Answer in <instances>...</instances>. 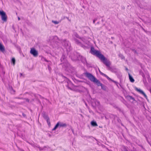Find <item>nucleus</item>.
I'll list each match as a JSON object with an SVG mask.
<instances>
[{
  "label": "nucleus",
  "instance_id": "nucleus-15",
  "mask_svg": "<svg viewBox=\"0 0 151 151\" xmlns=\"http://www.w3.org/2000/svg\"><path fill=\"white\" fill-rule=\"evenodd\" d=\"M16 98L18 99H24L26 100V102H29V99H28L24 98H20V97H16Z\"/></svg>",
  "mask_w": 151,
  "mask_h": 151
},
{
  "label": "nucleus",
  "instance_id": "nucleus-1",
  "mask_svg": "<svg viewBox=\"0 0 151 151\" xmlns=\"http://www.w3.org/2000/svg\"><path fill=\"white\" fill-rule=\"evenodd\" d=\"M91 53L93 55L96 56L99 58L102 61L103 63L108 68V69L113 72L116 73V69L113 67L110 66V62L108 61L105 57L100 52L95 50L93 47H91L90 50Z\"/></svg>",
  "mask_w": 151,
  "mask_h": 151
},
{
  "label": "nucleus",
  "instance_id": "nucleus-38",
  "mask_svg": "<svg viewBox=\"0 0 151 151\" xmlns=\"http://www.w3.org/2000/svg\"><path fill=\"white\" fill-rule=\"evenodd\" d=\"M94 20L95 21H96L97 20V18H95V19H94Z\"/></svg>",
  "mask_w": 151,
  "mask_h": 151
},
{
  "label": "nucleus",
  "instance_id": "nucleus-2",
  "mask_svg": "<svg viewBox=\"0 0 151 151\" xmlns=\"http://www.w3.org/2000/svg\"><path fill=\"white\" fill-rule=\"evenodd\" d=\"M84 74L89 80L95 83L98 86H100L102 85V84L91 73L86 72L84 73Z\"/></svg>",
  "mask_w": 151,
  "mask_h": 151
},
{
  "label": "nucleus",
  "instance_id": "nucleus-22",
  "mask_svg": "<svg viewBox=\"0 0 151 151\" xmlns=\"http://www.w3.org/2000/svg\"><path fill=\"white\" fill-rule=\"evenodd\" d=\"M52 22L56 24H58L59 23V22L56 21L52 20Z\"/></svg>",
  "mask_w": 151,
  "mask_h": 151
},
{
  "label": "nucleus",
  "instance_id": "nucleus-11",
  "mask_svg": "<svg viewBox=\"0 0 151 151\" xmlns=\"http://www.w3.org/2000/svg\"><path fill=\"white\" fill-rule=\"evenodd\" d=\"M126 98L129 100H132L133 101H135V100L134 98L132 96L130 95H127L125 96Z\"/></svg>",
  "mask_w": 151,
  "mask_h": 151
},
{
  "label": "nucleus",
  "instance_id": "nucleus-46",
  "mask_svg": "<svg viewBox=\"0 0 151 151\" xmlns=\"http://www.w3.org/2000/svg\"><path fill=\"white\" fill-rule=\"evenodd\" d=\"M97 102H98V103H99V101H98Z\"/></svg>",
  "mask_w": 151,
  "mask_h": 151
},
{
  "label": "nucleus",
  "instance_id": "nucleus-4",
  "mask_svg": "<svg viewBox=\"0 0 151 151\" xmlns=\"http://www.w3.org/2000/svg\"><path fill=\"white\" fill-rule=\"evenodd\" d=\"M0 15L1 17V20L4 22L7 21V17L6 13L3 11H0Z\"/></svg>",
  "mask_w": 151,
  "mask_h": 151
},
{
  "label": "nucleus",
  "instance_id": "nucleus-41",
  "mask_svg": "<svg viewBox=\"0 0 151 151\" xmlns=\"http://www.w3.org/2000/svg\"><path fill=\"white\" fill-rule=\"evenodd\" d=\"M124 151H128L126 149H125Z\"/></svg>",
  "mask_w": 151,
  "mask_h": 151
},
{
  "label": "nucleus",
  "instance_id": "nucleus-35",
  "mask_svg": "<svg viewBox=\"0 0 151 151\" xmlns=\"http://www.w3.org/2000/svg\"><path fill=\"white\" fill-rule=\"evenodd\" d=\"M31 145L34 147H36V146L34 145L31 144Z\"/></svg>",
  "mask_w": 151,
  "mask_h": 151
},
{
  "label": "nucleus",
  "instance_id": "nucleus-12",
  "mask_svg": "<svg viewBox=\"0 0 151 151\" xmlns=\"http://www.w3.org/2000/svg\"><path fill=\"white\" fill-rule=\"evenodd\" d=\"M0 50L3 52L5 51V49L4 46L0 43Z\"/></svg>",
  "mask_w": 151,
  "mask_h": 151
},
{
  "label": "nucleus",
  "instance_id": "nucleus-14",
  "mask_svg": "<svg viewBox=\"0 0 151 151\" xmlns=\"http://www.w3.org/2000/svg\"><path fill=\"white\" fill-rule=\"evenodd\" d=\"M91 124L92 126L94 127L98 126V124L96 122L94 121H92L91 122Z\"/></svg>",
  "mask_w": 151,
  "mask_h": 151
},
{
  "label": "nucleus",
  "instance_id": "nucleus-9",
  "mask_svg": "<svg viewBox=\"0 0 151 151\" xmlns=\"http://www.w3.org/2000/svg\"><path fill=\"white\" fill-rule=\"evenodd\" d=\"M74 40L75 42L77 45L80 46L82 47H84V46L81 43L78 39H76L75 38H74Z\"/></svg>",
  "mask_w": 151,
  "mask_h": 151
},
{
  "label": "nucleus",
  "instance_id": "nucleus-16",
  "mask_svg": "<svg viewBox=\"0 0 151 151\" xmlns=\"http://www.w3.org/2000/svg\"><path fill=\"white\" fill-rule=\"evenodd\" d=\"M65 56L63 55H62L61 58V60L62 62H63V63H64V62L65 61Z\"/></svg>",
  "mask_w": 151,
  "mask_h": 151
},
{
  "label": "nucleus",
  "instance_id": "nucleus-6",
  "mask_svg": "<svg viewBox=\"0 0 151 151\" xmlns=\"http://www.w3.org/2000/svg\"><path fill=\"white\" fill-rule=\"evenodd\" d=\"M30 52L35 57H36L38 55V52L34 48H31Z\"/></svg>",
  "mask_w": 151,
  "mask_h": 151
},
{
  "label": "nucleus",
  "instance_id": "nucleus-45",
  "mask_svg": "<svg viewBox=\"0 0 151 151\" xmlns=\"http://www.w3.org/2000/svg\"><path fill=\"white\" fill-rule=\"evenodd\" d=\"M150 93H151V89H150Z\"/></svg>",
  "mask_w": 151,
  "mask_h": 151
},
{
  "label": "nucleus",
  "instance_id": "nucleus-42",
  "mask_svg": "<svg viewBox=\"0 0 151 151\" xmlns=\"http://www.w3.org/2000/svg\"><path fill=\"white\" fill-rule=\"evenodd\" d=\"M144 76H144V74H143V75H142V76H143V77H144Z\"/></svg>",
  "mask_w": 151,
  "mask_h": 151
},
{
  "label": "nucleus",
  "instance_id": "nucleus-34",
  "mask_svg": "<svg viewBox=\"0 0 151 151\" xmlns=\"http://www.w3.org/2000/svg\"><path fill=\"white\" fill-rule=\"evenodd\" d=\"M24 103H25V102L24 101H23V102H21V103H19V104H22Z\"/></svg>",
  "mask_w": 151,
  "mask_h": 151
},
{
  "label": "nucleus",
  "instance_id": "nucleus-28",
  "mask_svg": "<svg viewBox=\"0 0 151 151\" xmlns=\"http://www.w3.org/2000/svg\"><path fill=\"white\" fill-rule=\"evenodd\" d=\"M11 93H14L15 92V91L14 90H13L12 88H11Z\"/></svg>",
  "mask_w": 151,
  "mask_h": 151
},
{
  "label": "nucleus",
  "instance_id": "nucleus-32",
  "mask_svg": "<svg viewBox=\"0 0 151 151\" xmlns=\"http://www.w3.org/2000/svg\"><path fill=\"white\" fill-rule=\"evenodd\" d=\"M115 108H117L118 110H119V111H121V109L119 108L117 106H115Z\"/></svg>",
  "mask_w": 151,
  "mask_h": 151
},
{
  "label": "nucleus",
  "instance_id": "nucleus-7",
  "mask_svg": "<svg viewBox=\"0 0 151 151\" xmlns=\"http://www.w3.org/2000/svg\"><path fill=\"white\" fill-rule=\"evenodd\" d=\"M135 89L136 91L139 92L141 94L143 95L146 99H147V96L140 89H138L136 87H135Z\"/></svg>",
  "mask_w": 151,
  "mask_h": 151
},
{
  "label": "nucleus",
  "instance_id": "nucleus-13",
  "mask_svg": "<svg viewBox=\"0 0 151 151\" xmlns=\"http://www.w3.org/2000/svg\"><path fill=\"white\" fill-rule=\"evenodd\" d=\"M129 78L130 81L132 82H133L134 81V79L132 77L130 74H129Z\"/></svg>",
  "mask_w": 151,
  "mask_h": 151
},
{
  "label": "nucleus",
  "instance_id": "nucleus-17",
  "mask_svg": "<svg viewBox=\"0 0 151 151\" xmlns=\"http://www.w3.org/2000/svg\"><path fill=\"white\" fill-rule=\"evenodd\" d=\"M43 117L46 121L50 119L48 116L47 115L45 114L43 115Z\"/></svg>",
  "mask_w": 151,
  "mask_h": 151
},
{
  "label": "nucleus",
  "instance_id": "nucleus-40",
  "mask_svg": "<svg viewBox=\"0 0 151 151\" xmlns=\"http://www.w3.org/2000/svg\"><path fill=\"white\" fill-rule=\"evenodd\" d=\"M125 69H126V70H128V68H126Z\"/></svg>",
  "mask_w": 151,
  "mask_h": 151
},
{
  "label": "nucleus",
  "instance_id": "nucleus-29",
  "mask_svg": "<svg viewBox=\"0 0 151 151\" xmlns=\"http://www.w3.org/2000/svg\"><path fill=\"white\" fill-rule=\"evenodd\" d=\"M73 58L74 60H78L79 59V58L76 56L73 57Z\"/></svg>",
  "mask_w": 151,
  "mask_h": 151
},
{
  "label": "nucleus",
  "instance_id": "nucleus-33",
  "mask_svg": "<svg viewBox=\"0 0 151 151\" xmlns=\"http://www.w3.org/2000/svg\"><path fill=\"white\" fill-rule=\"evenodd\" d=\"M22 115L24 117H25L26 116V114L23 113H22Z\"/></svg>",
  "mask_w": 151,
  "mask_h": 151
},
{
  "label": "nucleus",
  "instance_id": "nucleus-10",
  "mask_svg": "<svg viewBox=\"0 0 151 151\" xmlns=\"http://www.w3.org/2000/svg\"><path fill=\"white\" fill-rule=\"evenodd\" d=\"M52 41L55 42L57 44V43L59 41V39L58 37L57 36H53L52 37Z\"/></svg>",
  "mask_w": 151,
  "mask_h": 151
},
{
  "label": "nucleus",
  "instance_id": "nucleus-24",
  "mask_svg": "<svg viewBox=\"0 0 151 151\" xmlns=\"http://www.w3.org/2000/svg\"><path fill=\"white\" fill-rule=\"evenodd\" d=\"M101 86V88L103 90H105L106 89V86L102 84V85Z\"/></svg>",
  "mask_w": 151,
  "mask_h": 151
},
{
  "label": "nucleus",
  "instance_id": "nucleus-19",
  "mask_svg": "<svg viewBox=\"0 0 151 151\" xmlns=\"http://www.w3.org/2000/svg\"><path fill=\"white\" fill-rule=\"evenodd\" d=\"M11 62L12 63L13 65H14L15 63V59L14 58H12L11 60Z\"/></svg>",
  "mask_w": 151,
  "mask_h": 151
},
{
  "label": "nucleus",
  "instance_id": "nucleus-26",
  "mask_svg": "<svg viewBox=\"0 0 151 151\" xmlns=\"http://www.w3.org/2000/svg\"><path fill=\"white\" fill-rule=\"evenodd\" d=\"M38 147L39 148V150H43L44 149V148H45V147H43V148H42L41 147H39V146Z\"/></svg>",
  "mask_w": 151,
  "mask_h": 151
},
{
  "label": "nucleus",
  "instance_id": "nucleus-5",
  "mask_svg": "<svg viewBox=\"0 0 151 151\" xmlns=\"http://www.w3.org/2000/svg\"><path fill=\"white\" fill-rule=\"evenodd\" d=\"M63 45L67 49H70V44L68 41L66 40H64L62 41Z\"/></svg>",
  "mask_w": 151,
  "mask_h": 151
},
{
  "label": "nucleus",
  "instance_id": "nucleus-43",
  "mask_svg": "<svg viewBox=\"0 0 151 151\" xmlns=\"http://www.w3.org/2000/svg\"><path fill=\"white\" fill-rule=\"evenodd\" d=\"M99 22H97V24H99Z\"/></svg>",
  "mask_w": 151,
  "mask_h": 151
},
{
  "label": "nucleus",
  "instance_id": "nucleus-25",
  "mask_svg": "<svg viewBox=\"0 0 151 151\" xmlns=\"http://www.w3.org/2000/svg\"><path fill=\"white\" fill-rule=\"evenodd\" d=\"M119 56L122 59L124 58V56L122 54H119Z\"/></svg>",
  "mask_w": 151,
  "mask_h": 151
},
{
  "label": "nucleus",
  "instance_id": "nucleus-18",
  "mask_svg": "<svg viewBox=\"0 0 151 151\" xmlns=\"http://www.w3.org/2000/svg\"><path fill=\"white\" fill-rule=\"evenodd\" d=\"M116 75L119 78L121 79L122 78V76L121 73H116Z\"/></svg>",
  "mask_w": 151,
  "mask_h": 151
},
{
  "label": "nucleus",
  "instance_id": "nucleus-36",
  "mask_svg": "<svg viewBox=\"0 0 151 151\" xmlns=\"http://www.w3.org/2000/svg\"><path fill=\"white\" fill-rule=\"evenodd\" d=\"M95 21H96L94 20H93V24L95 23Z\"/></svg>",
  "mask_w": 151,
  "mask_h": 151
},
{
  "label": "nucleus",
  "instance_id": "nucleus-23",
  "mask_svg": "<svg viewBox=\"0 0 151 151\" xmlns=\"http://www.w3.org/2000/svg\"><path fill=\"white\" fill-rule=\"evenodd\" d=\"M41 59L42 61H45L47 62H48V61L45 58L43 57H42V58Z\"/></svg>",
  "mask_w": 151,
  "mask_h": 151
},
{
  "label": "nucleus",
  "instance_id": "nucleus-39",
  "mask_svg": "<svg viewBox=\"0 0 151 151\" xmlns=\"http://www.w3.org/2000/svg\"><path fill=\"white\" fill-rule=\"evenodd\" d=\"M48 69H49V70H50V68L49 66H48Z\"/></svg>",
  "mask_w": 151,
  "mask_h": 151
},
{
  "label": "nucleus",
  "instance_id": "nucleus-8",
  "mask_svg": "<svg viewBox=\"0 0 151 151\" xmlns=\"http://www.w3.org/2000/svg\"><path fill=\"white\" fill-rule=\"evenodd\" d=\"M72 36L73 37V39L74 40V38H75V37L77 38H78V39H80L81 40L83 41H84L83 40H84V39L83 38H81V37H80L79 35L77 34V33H76V32H74L73 35H72Z\"/></svg>",
  "mask_w": 151,
  "mask_h": 151
},
{
  "label": "nucleus",
  "instance_id": "nucleus-30",
  "mask_svg": "<svg viewBox=\"0 0 151 151\" xmlns=\"http://www.w3.org/2000/svg\"><path fill=\"white\" fill-rule=\"evenodd\" d=\"M99 72L101 75L104 76V75L103 74H105L101 72L99 70Z\"/></svg>",
  "mask_w": 151,
  "mask_h": 151
},
{
  "label": "nucleus",
  "instance_id": "nucleus-44",
  "mask_svg": "<svg viewBox=\"0 0 151 151\" xmlns=\"http://www.w3.org/2000/svg\"><path fill=\"white\" fill-rule=\"evenodd\" d=\"M20 74L21 76H22V74L21 73H20Z\"/></svg>",
  "mask_w": 151,
  "mask_h": 151
},
{
  "label": "nucleus",
  "instance_id": "nucleus-3",
  "mask_svg": "<svg viewBox=\"0 0 151 151\" xmlns=\"http://www.w3.org/2000/svg\"><path fill=\"white\" fill-rule=\"evenodd\" d=\"M67 125L65 123H64L60 122H58L56 124L55 127L52 129V131H54L58 127H66Z\"/></svg>",
  "mask_w": 151,
  "mask_h": 151
},
{
  "label": "nucleus",
  "instance_id": "nucleus-27",
  "mask_svg": "<svg viewBox=\"0 0 151 151\" xmlns=\"http://www.w3.org/2000/svg\"><path fill=\"white\" fill-rule=\"evenodd\" d=\"M47 123V124H48V125L50 126V119L48 120H47L46 121Z\"/></svg>",
  "mask_w": 151,
  "mask_h": 151
},
{
  "label": "nucleus",
  "instance_id": "nucleus-20",
  "mask_svg": "<svg viewBox=\"0 0 151 151\" xmlns=\"http://www.w3.org/2000/svg\"><path fill=\"white\" fill-rule=\"evenodd\" d=\"M104 75V76L106 77L108 80H110L112 81V80H111V79L109 78L107 75H106V74H103Z\"/></svg>",
  "mask_w": 151,
  "mask_h": 151
},
{
  "label": "nucleus",
  "instance_id": "nucleus-21",
  "mask_svg": "<svg viewBox=\"0 0 151 151\" xmlns=\"http://www.w3.org/2000/svg\"><path fill=\"white\" fill-rule=\"evenodd\" d=\"M70 65V64L68 63H66V64H64L63 66L64 65L65 67L66 68L68 67Z\"/></svg>",
  "mask_w": 151,
  "mask_h": 151
},
{
  "label": "nucleus",
  "instance_id": "nucleus-31",
  "mask_svg": "<svg viewBox=\"0 0 151 151\" xmlns=\"http://www.w3.org/2000/svg\"><path fill=\"white\" fill-rule=\"evenodd\" d=\"M83 62L84 63H86V59L85 58H83Z\"/></svg>",
  "mask_w": 151,
  "mask_h": 151
},
{
  "label": "nucleus",
  "instance_id": "nucleus-37",
  "mask_svg": "<svg viewBox=\"0 0 151 151\" xmlns=\"http://www.w3.org/2000/svg\"><path fill=\"white\" fill-rule=\"evenodd\" d=\"M18 20H19L20 19V17H18Z\"/></svg>",
  "mask_w": 151,
  "mask_h": 151
}]
</instances>
